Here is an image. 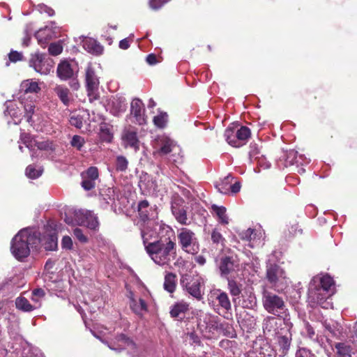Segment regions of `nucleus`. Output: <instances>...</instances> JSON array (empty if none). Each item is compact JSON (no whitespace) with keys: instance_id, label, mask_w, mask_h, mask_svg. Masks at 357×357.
Segmentation results:
<instances>
[{"instance_id":"nucleus-24","label":"nucleus","mask_w":357,"mask_h":357,"mask_svg":"<svg viewBox=\"0 0 357 357\" xmlns=\"http://www.w3.org/2000/svg\"><path fill=\"white\" fill-rule=\"evenodd\" d=\"M139 187L141 190L147 194H153L158 191L156 181L146 173L140 176Z\"/></svg>"},{"instance_id":"nucleus-53","label":"nucleus","mask_w":357,"mask_h":357,"mask_svg":"<svg viewBox=\"0 0 357 357\" xmlns=\"http://www.w3.org/2000/svg\"><path fill=\"white\" fill-rule=\"evenodd\" d=\"M295 357H316L315 354L305 347H299L295 354Z\"/></svg>"},{"instance_id":"nucleus-23","label":"nucleus","mask_w":357,"mask_h":357,"mask_svg":"<svg viewBox=\"0 0 357 357\" xmlns=\"http://www.w3.org/2000/svg\"><path fill=\"white\" fill-rule=\"evenodd\" d=\"M123 145L126 148H132L135 151L139 149V140L137 137V132L133 129H126L122 134Z\"/></svg>"},{"instance_id":"nucleus-28","label":"nucleus","mask_w":357,"mask_h":357,"mask_svg":"<svg viewBox=\"0 0 357 357\" xmlns=\"http://www.w3.org/2000/svg\"><path fill=\"white\" fill-rule=\"evenodd\" d=\"M56 72L61 80L69 79L74 75V69L71 63L67 61H63L58 65Z\"/></svg>"},{"instance_id":"nucleus-9","label":"nucleus","mask_w":357,"mask_h":357,"mask_svg":"<svg viewBox=\"0 0 357 357\" xmlns=\"http://www.w3.org/2000/svg\"><path fill=\"white\" fill-rule=\"evenodd\" d=\"M266 277L268 280L276 288L282 289L288 282L284 270L275 264L267 266Z\"/></svg>"},{"instance_id":"nucleus-34","label":"nucleus","mask_w":357,"mask_h":357,"mask_svg":"<svg viewBox=\"0 0 357 357\" xmlns=\"http://www.w3.org/2000/svg\"><path fill=\"white\" fill-rule=\"evenodd\" d=\"M211 209L213 215L218 218L220 223L223 225H227L229 223V218L226 214L227 210L225 207L213 204Z\"/></svg>"},{"instance_id":"nucleus-38","label":"nucleus","mask_w":357,"mask_h":357,"mask_svg":"<svg viewBox=\"0 0 357 357\" xmlns=\"http://www.w3.org/2000/svg\"><path fill=\"white\" fill-rule=\"evenodd\" d=\"M236 130L234 128H227L225 131V137L229 144L234 147H240L243 146V143H238L237 136H236Z\"/></svg>"},{"instance_id":"nucleus-36","label":"nucleus","mask_w":357,"mask_h":357,"mask_svg":"<svg viewBox=\"0 0 357 357\" xmlns=\"http://www.w3.org/2000/svg\"><path fill=\"white\" fill-rule=\"evenodd\" d=\"M233 181V177L229 174L222 180L215 184V188L218 192L222 194L228 195L230 193V186Z\"/></svg>"},{"instance_id":"nucleus-39","label":"nucleus","mask_w":357,"mask_h":357,"mask_svg":"<svg viewBox=\"0 0 357 357\" xmlns=\"http://www.w3.org/2000/svg\"><path fill=\"white\" fill-rule=\"evenodd\" d=\"M15 305L18 310L26 312H29L36 309L33 304H31L26 298L22 296L16 298Z\"/></svg>"},{"instance_id":"nucleus-16","label":"nucleus","mask_w":357,"mask_h":357,"mask_svg":"<svg viewBox=\"0 0 357 357\" xmlns=\"http://www.w3.org/2000/svg\"><path fill=\"white\" fill-rule=\"evenodd\" d=\"M240 236L242 240L248 241V246L252 248L259 247L263 244L264 233L261 229L249 228L242 231Z\"/></svg>"},{"instance_id":"nucleus-46","label":"nucleus","mask_w":357,"mask_h":357,"mask_svg":"<svg viewBox=\"0 0 357 357\" xmlns=\"http://www.w3.org/2000/svg\"><path fill=\"white\" fill-rule=\"evenodd\" d=\"M85 220L86 223L84 226L91 229H96L98 227V218L91 211H88L87 219L86 218Z\"/></svg>"},{"instance_id":"nucleus-27","label":"nucleus","mask_w":357,"mask_h":357,"mask_svg":"<svg viewBox=\"0 0 357 357\" xmlns=\"http://www.w3.org/2000/svg\"><path fill=\"white\" fill-rule=\"evenodd\" d=\"M188 310L189 304L184 301H181L176 302L171 307L170 314L172 317L183 319Z\"/></svg>"},{"instance_id":"nucleus-32","label":"nucleus","mask_w":357,"mask_h":357,"mask_svg":"<svg viewBox=\"0 0 357 357\" xmlns=\"http://www.w3.org/2000/svg\"><path fill=\"white\" fill-rule=\"evenodd\" d=\"M172 211L176 220L183 225L189 224L187 217L186 211L183 207L178 206L177 205L172 204Z\"/></svg>"},{"instance_id":"nucleus-21","label":"nucleus","mask_w":357,"mask_h":357,"mask_svg":"<svg viewBox=\"0 0 357 357\" xmlns=\"http://www.w3.org/2000/svg\"><path fill=\"white\" fill-rule=\"evenodd\" d=\"M102 342L107 344L110 349L114 351H121L128 347H135V344L132 340L126 337L124 334L117 335L114 340L109 342L103 340H102Z\"/></svg>"},{"instance_id":"nucleus-26","label":"nucleus","mask_w":357,"mask_h":357,"mask_svg":"<svg viewBox=\"0 0 357 357\" xmlns=\"http://www.w3.org/2000/svg\"><path fill=\"white\" fill-rule=\"evenodd\" d=\"M82 46L89 53L96 56L101 55L104 50L103 46L91 38H85L82 42Z\"/></svg>"},{"instance_id":"nucleus-60","label":"nucleus","mask_w":357,"mask_h":357,"mask_svg":"<svg viewBox=\"0 0 357 357\" xmlns=\"http://www.w3.org/2000/svg\"><path fill=\"white\" fill-rule=\"evenodd\" d=\"M73 234L81 242V243H86L88 241L87 237L83 234V231L81 229L75 228L73 231Z\"/></svg>"},{"instance_id":"nucleus-58","label":"nucleus","mask_w":357,"mask_h":357,"mask_svg":"<svg viewBox=\"0 0 357 357\" xmlns=\"http://www.w3.org/2000/svg\"><path fill=\"white\" fill-rule=\"evenodd\" d=\"M8 57L10 61L17 62L23 59V54L22 52L12 50L8 54Z\"/></svg>"},{"instance_id":"nucleus-5","label":"nucleus","mask_w":357,"mask_h":357,"mask_svg":"<svg viewBox=\"0 0 357 357\" xmlns=\"http://www.w3.org/2000/svg\"><path fill=\"white\" fill-rule=\"evenodd\" d=\"M262 304L264 308L270 314L280 317L286 315V305L283 298L268 290H264L262 293Z\"/></svg>"},{"instance_id":"nucleus-64","label":"nucleus","mask_w":357,"mask_h":357,"mask_svg":"<svg viewBox=\"0 0 357 357\" xmlns=\"http://www.w3.org/2000/svg\"><path fill=\"white\" fill-rule=\"evenodd\" d=\"M189 342L191 344H199L200 343V339L199 336L195 333H190L188 334Z\"/></svg>"},{"instance_id":"nucleus-3","label":"nucleus","mask_w":357,"mask_h":357,"mask_svg":"<svg viewBox=\"0 0 357 357\" xmlns=\"http://www.w3.org/2000/svg\"><path fill=\"white\" fill-rule=\"evenodd\" d=\"M40 243L39 232L29 228L22 229L11 241V253L15 258L21 261L29 255L31 248H38Z\"/></svg>"},{"instance_id":"nucleus-30","label":"nucleus","mask_w":357,"mask_h":357,"mask_svg":"<svg viewBox=\"0 0 357 357\" xmlns=\"http://www.w3.org/2000/svg\"><path fill=\"white\" fill-rule=\"evenodd\" d=\"M335 349L340 357H354L356 353L354 347L346 343H337Z\"/></svg>"},{"instance_id":"nucleus-56","label":"nucleus","mask_w":357,"mask_h":357,"mask_svg":"<svg viewBox=\"0 0 357 357\" xmlns=\"http://www.w3.org/2000/svg\"><path fill=\"white\" fill-rule=\"evenodd\" d=\"M63 47L59 43H52L50 45L48 51L51 55L57 56L62 52Z\"/></svg>"},{"instance_id":"nucleus-57","label":"nucleus","mask_w":357,"mask_h":357,"mask_svg":"<svg viewBox=\"0 0 357 357\" xmlns=\"http://www.w3.org/2000/svg\"><path fill=\"white\" fill-rule=\"evenodd\" d=\"M69 121L72 126L77 128H81L82 126V118L79 115H71Z\"/></svg>"},{"instance_id":"nucleus-2","label":"nucleus","mask_w":357,"mask_h":357,"mask_svg":"<svg viewBox=\"0 0 357 357\" xmlns=\"http://www.w3.org/2000/svg\"><path fill=\"white\" fill-rule=\"evenodd\" d=\"M333 278L325 275L314 277L309 284L307 301L309 305L314 307L317 305L322 308L333 307L330 297L335 293Z\"/></svg>"},{"instance_id":"nucleus-63","label":"nucleus","mask_w":357,"mask_h":357,"mask_svg":"<svg viewBox=\"0 0 357 357\" xmlns=\"http://www.w3.org/2000/svg\"><path fill=\"white\" fill-rule=\"evenodd\" d=\"M211 239L213 243H219L223 240V238H222V234L219 231H218L217 230L215 229L213 231V232L211 234Z\"/></svg>"},{"instance_id":"nucleus-15","label":"nucleus","mask_w":357,"mask_h":357,"mask_svg":"<svg viewBox=\"0 0 357 357\" xmlns=\"http://www.w3.org/2000/svg\"><path fill=\"white\" fill-rule=\"evenodd\" d=\"M130 117L139 125L146 123L147 117L145 114V107L143 102L139 98H135L130 104Z\"/></svg>"},{"instance_id":"nucleus-37","label":"nucleus","mask_w":357,"mask_h":357,"mask_svg":"<svg viewBox=\"0 0 357 357\" xmlns=\"http://www.w3.org/2000/svg\"><path fill=\"white\" fill-rule=\"evenodd\" d=\"M202 322L206 325V328L208 329L209 332H211L213 330L216 329L218 327V324L215 321V317L210 314H204L202 316V319H200L199 326L201 328L204 326Z\"/></svg>"},{"instance_id":"nucleus-59","label":"nucleus","mask_w":357,"mask_h":357,"mask_svg":"<svg viewBox=\"0 0 357 357\" xmlns=\"http://www.w3.org/2000/svg\"><path fill=\"white\" fill-rule=\"evenodd\" d=\"M255 160L257 161V164L260 168L266 169L271 167V163L263 155L258 157Z\"/></svg>"},{"instance_id":"nucleus-52","label":"nucleus","mask_w":357,"mask_h":357,"mask_svg":"<svg viewBox=\"0 0 357 357\" xmlns=\"http://www.w3.org/2000/svg\"><path fill=\"white\" fill-rule=\"evenodd\" d=\"M228 288L230 294L234 296H238L241 292L239 285L232 280L228 279Z\"/></svg>"},{"instance_id":"nucleus-51","label":"nucleus","mask_w":357,"mask_h":357,"mask_svg":"<svg viewBox=\"0 0 357 357\" xmlns=\"http://www.w3.org/2000/svg\"><path fill=\"white\" fill-rule=\"evenodd\" d=\"M301 158L302 155H298V152L294 150H291L287 153V160H290L289 161H287L289 165L300 164L301 162H299V159H301Z\"/></svg>"},{"instance_id":"nucleus-14","label":"nucleus","mask_w":357,"mask_h":357,"mask_svg":"<svg viewBox=\"0 0 357 357\" xmlns=\"http://www.w3.org/2000/svg\"><path fill=\"white\" fill-rule=\"evenodd\" d=\"M20 141L29 149L32 158L34 157V151L36 147L38 150L52 149V144L48 141L37 142L31 138L29 134L22 132L20 135Z\"/></svg>"},{"instance_id":"nucleus-44","label":"nucleus","mask_w":357,"mask_h":357,"mask_svg":"<svg viewBox=\"0 0 357 357\" xmlns=\"http://www.w3.org/2000/svg\"><path fill=\"white\" fill-rule=\"evenodd\" d=\"M128 161L127 158L123 155H118L115 161V168L118 172H126L128 169Z\"/></svg>"},{"instance_id":"nucleus-45","label":"nucleus","mask_w":357,"mask_h":357,"mask_svg":"<svg viewBox=\"0 0 357 357\" xmlns=\"http://www.w3.org/2000/svg\"><path fill=\"white\" fill-rule=\"evenodd\" d=\"M85 220L86 223L84 226L91 229H96L98 227V218L91 211H88L87 219L86 218Z\"/></svg>"},{"instance_id":"nucleus-43","label":"nucleus","mask_w":357,"mask_h":357,"mask_svg":"<svg viewBox=\"0 0 357 357\" xmlns=\"http://www.w3.org/2000/svg\"><path fill=\"white\" fill-rule=\"evenodd\" d=\"M278 321L281 322V320L273 317H267L263 324V328L264 331H275V326L278 324Z\"/></svg>"},{"instance_id":"nucleus-8","label":"nucleus","mask_w":357,"mask_h":357,"mask_svg":"<svg viewBox=\"0 0 357 357\" xmlns=\"http://www.w3.org/2000/svg\"><path fill=\"white\" fill-rule=\"evenodd\" d=\"M202 279L199 277L192 278L189 275H183L181 278V285L190 295L197 300H201L203 294L201 291Z\"/></svg>"},{"instance_id":"nucleus-11","label":"nucleus","mask_w":357,"mask_h":357,"mask_svg":"<svg viewBox=\"0 0 357 357\" xmlns=\"http://www.w3.org/2000/svg\"><path fill=\"white\" fill-rule=\"evenodd\" d=\"M220 275L228 279V276L238 271L239 260L236 255L224 256L220 258L218 264Z\"/></svg>"},{"instance_id":"nucleus-10","label":"nucleus","mask_w":357,"mask_h":357,"mask_svg":"<svg viewBox=\"0 0 357 357\" xmlns=\"http://www.w3.org/2000/svg\"><path fill=\"white\" fill-rule=\"evenodd\" d=\"M150 296V293L146 289L144 291L142 297L139 298L135 296L133 292L130 291L128 297L130 300V307L132 312L137 315L142 316L148 310L147 302Z\"/></svg>"},{"instance_id":"nucleus-48","label":"nucleus","mask_w":357,"mask_h":357,"mask_svg":"<svg viewBox=\"0 0 357 357\" xmlns=\"http://www.w3.org/2000/svg\"><path fill=\"white\" fill-rule=\"evenodd\" d=\"M43 173V169L38 167L36 169L33 165H29L26 169V175L27 177L31 179H35L41 176Z\"/></svg>"},{"instance_id":"nucleus-17","label":"nucleus","mask_w":357,"mask_h":357,"mask_svg":"<svg viewBox=\"0 0 357 357\" xmlns=\"http://www.w3.org/2000/svg\"><path fill=\"white\" fill-rule=\"evenodd\" d=\"M85 81L89 96L95 97V93L98 89L100 82L91 63L88 64L86 68Z\"/></svg>"},{"instance_id":"nucleus-61","label":"nucleus","mask_w":357,"mask_h":357,"mask_svg":"<svg viewBox=\"0 0 357 357\" xmlns=\"http://www.w3.org/2000/svg\"><path fill=\"white\" fill-rule=\"evenodd\" d=\"M61 245L63 248L70 250L73 247V241L70 237L65 236L62 238Z\"/></svg>"},{"instance_id":"nucleus-42","label":"nucleus","mask_w":357,"mask_h":357,"mask_svg":"<svg viewBox=\"0 0 357 357\" xmlns=\"http://www.w3.org/2000/svg\"><path fill=\"white\" fill-rule=\"evenodd\" d=\"M236 136H237L238 142L243 143V145L250 136V130L248 128L242 126L236 130Z\"/></svg>"},{"instance_id":"nucleus-47","label":"nucleus","mask_w":357,"mask_h":357,"mask_svg":"<svg viewBox=\"0 0 357 357\" xmlns=\"http://www.w3.org/2000/svg\"><path fill=\"white\" fill-rule=\"evenodd\" d=\"M100 136L101 139L107 142L112 141L113 138L112 133L110 129L107 127L105 123L101 124L100 128Z\"/></svg>"},{"instance_id":"nucleus-41","label":"nucleus","mask_w":357,"mask_h":357,"mask_svg":"<svg viewBox=\"0 0 357 357\" xmlns=\"http://www.w3.org/2000/svg\"><path fill=\"white\" fill-rule=\"evenodd\" d=\"M167 114L162 112H160L158 115L155 116L153 120L154 125L159 128H165L167 125Z\"/></svg>"},{"instance_id":"nucleus-50","label":"nucleus","mask_w":357,"mask_h":357,"mask_svg":"<svg viewBox=\"0 0 357 357\" xmlns=\"http://www.w3.org/2000/svg\"><path fill=\"white\" fill-rule=\"evenodd\" d=\"M85 142V139L82 136L74 135L71 139L70 145L78 151H81Z\"/></svg>"},{"instance_id":"nucleus-49","label":"nucleus","mask_w":357,"mask_h":357,"mask_svg":"<svg viewBox=\"0 0 357 357\" xmlns=\"http://www.w3.org/2000/svg\"><path fill=\"white\" fill-rule=\"evenodd\" d=\"M257 305V298L252 294L248 295L246 298H243L242 305L244 308L252 309Z\"/></svg>"},{"instance_id":"nucleus-22","label":"nucleus","mask_w":357,"mask_h":357,"mask_svg":"<svg viewBox=\"0 0 357 357\" xmlns=\"http://www.w3.org/2000/svg\"><path fill=\"white\" fill-rule=\"evenodd\" d=\"M82 186L86 190H90L95 188L96 181L98 178V170L96 167H89L82 174Z\"/></svg>"},{"instance_id":"nucleus-25","label":"nucleus","mask_w":357,"mask_h":357,"mask_svg":"<svg viewBox=\"0 0 357 357\" xmlns=\"http://www.w3.org/2000/svg\"><path fill=\"white\" fill-rule=\"evenodd\" d=\"M159 144L160 147L155 152V155L162 156L178 149L176 143L172 139L165 136H162L160 138Z\"/></svg>"},{"instance_id":"nucleus-20","label":"nucleus","mask_w":357,"mask_h":357,"mask_svg":"<svg viewBox=\"0 0 357 357\" xmlns=\"http://www.w3.org/2000/svg\"><path fill=\"white\" fill-rule=\"evenodd\" d=\"M88 211L83 209H70L65 214L64 221L68 225H84L86 223L85 219H87Z\"/></svg>"},{"instance_id":"nucleus-62","label":"nucleus","mask_w":357,"mask_h":357,"mask_svg":"<svg viewBox=\"0 0 357 357\" xmlns=\"http://www.w3.org/2000/svg\"><path fill=\"white\" fill-rule=\"evenodd\" d=\"M38 10L40 13H46L49 16H53L54 14V11L52 8L44 4L38 5Z\"/></svg>"},{"instance_id":"nucleus-12","label":"nucleus","mask_w":357,"mask_h":357,"mask_svg":"<svg viewBox=\"0 0 357 357\" xmlns=\"http://www.w3.org/2000/svg\"><path fill=\"white\" fill-rule=\"evenodd\" d=\"M211 297L213 298L215 302H217V310L218 313L221 314L220 310H222L226 315L224 317L227 319L229 318V314H231V304L227 294L221 289H215L211 293Z\"/></svg>"},{"instance_id":"nucleus-18","label":"nucleus","mask_w":357,"mask_h":357,"mask_svg":"<svg viewBox=\"0 0 357 357\" xmlns=\"http://www.w3.org/2000/svg\"><path fill=\"white\" fill-rule=\"evenodd\" d=\"M139 215L142 220L148 222V225H152L158 218L157 208H149V202L146 200L140 202L138 204Z\"/></svg>"},{"instance_id":"nucleus-1","label":"nucleus","mask_w":357,"mask_h":357,"mask_svg":"<svg viewBox=\"0 0 357 357\" xmlns=\"http://www.w3.org/2000/svg\"><path fill=\"white\" fill-rule=\"evenodd\" d=\"M155 234V231H149L148 227L142 230V237L146 251L156 264L159 266L169 265L176 257V243L170 238L149 242L150 238Z\"/></svg>"},{"instance_id":"nucleus-13","label":"nucleus","mask_w":357,"mask_h":357,"mask_svg":"<svg viewBox=\"0 0 357 357\" xmlns=\"http://www.w3.org/2000/svg\"><path fill=\"white\" fill-rule=\"evenodd\" d=\"M283 323L287 328L285 334L282 335L280 332L277 333L278 334V342L280 347L279 351L281 356H284L290 348L291 342V333H290V329L293 326L292 323L290 321V319L287 317L283 318Z\"/></svg>"},{"instance_id":"nucleus-7","label":"nucleus","mask_w":357,"mask_h":357,"mask_svg":"<svg viewBox=\"0 0 357 357\" xmlns=\"http://www.w3.org/2000/svg\"><path fill=\"white\" fill-rule=\"evenodd\" d=\"M29 66L41 75H47L52 69V61L47 59L45 54L38 52L31 54L29 59Z\"/></svg>"},{"instance_id":"nucleus-6","label":"nucleus","mask_w":357,"mask_h":357,"mask_svg":"<svg viewBox=\"0 0 357 357\" xmlns=\"http://www.w3.org/2000/svg\"><path fill=\"white\" fill-rule=\"evenodd\" d=\"M178 242L185 252L195 255L199 251V243L195 234L188 228H181L178 234Z\"/></svg>"},{"instance_id":"nucleus-29","label":"nucleus","mask_w":357,"mask_h":357,"mask_svg":"<svg viewBox=\"0 0 357 357\" xmlns=\"http://www.w3.org/2000/svg\"><path fill=\"white\" fill-rule=\"evenodd\" d=\"M47 250H54L57 248V236L53 232L40 237V243Z\"/></svg>"},{"instance_id":"nucleus-55","label":"nucleus","mask_w":357,"mask_h":357,"mask_svg":"<svg viewBox=\"0 0 357 357\" xmlns=\"http://www.w3.org/2000/svg\"><path fill=\"white\" fill-rule=\"evenodd\" d=\"M259 147L257 144L256 143H251L250 145V151H249V155L250 158V160H252L253 159H257L259 155Z\"/></svg>"},{"instance_id":"nucleus-54","label":"nucleus","mask_w":357,"mask_h":357,"mask_svg":"<svg viewBox=\"0 0 357 357\" xmlns=\"http://www.w3.org/2000/svg\"><path fill=\"white\" fill-rule=\"evenodd\" d=\"M170 0H149V6L151 9L157 10L161 8Z\"/></svg>"},{"instance_id":"nucleus-35","label":"nucleus","mask_w":357,"mask_h":357,"mask_svg":"<svg viewBox=\"0 0 357 357\" xmlns=\"http://www.w3.org/2000/svg\"><path fill=\"white\" fill-rule=\"evenodd\" d=\"M54 91L63 105H69L71 98L70 91L67 87L59 85L55 87Z\"/></svg>"},{"instance_id":"nucleus-19","label":"nucleus","mask_w":357,"mask_h":357,"mask_svg":"<svg viewBox=\"0 0 357 357\" xmlns=\"http://www.w3.org/2000/svg\"><path fill=\"white\" fill-rule=\"evenodd\" d=\"M105 107L112 115L119 116L126 110L127 103L125 98L113 96L108 100Z\"/></svg>"},{"instance_id":"nucleus-33","label":"nucleus","mask_w":357,"mask_h":357,"mask_svg":"<svg viewBox=\"0 0 357 357\" xmlns=\"http://www.w3.org/2000/svg\"><path fill=\"white\" fill-rule=\"evenodd\" d=\"M177 285L176 275L173 273H167L165 276L163 287L165 291L172 294L175 291Z\"/></svg>"},{"instance_id":"nucleus-4","label":"nucleus","mask_w":357,"mask_h":357,"mask_svg":"<svg viewBox=\"0 0 357 357\" xmlns=\"http://www.w3.org/2000/svg\"><path fill=\"white\" fill-rule=\"evenodd\" d=\"M19 105L17 102L13 101H8L6 103V109L4 111V114L6 116H10V118L13 121L14 124H18L21 122L22 118V112L21 111L20 107H24V110L25 112V116L26 117L27 121L33 125L35 123L34 116V108L35 105L32 102H19Z\"/></svg>"},{"instance_id":"nucleus-40","label":"nucleus","mask_w":357,"mask_h":357,"mask_svg":"<svg viewBox=\"0 0 357 357\" xmlns=\"http://www.w3.org/2000/svg\"><path fill=\"white\" fill-rule=\"evenodd\" d=\"M45 295V292L43 289L38 288L32 291L31 299L36 309L40 307L42 299Z\"/></svg>"},{"instance_id":"nucleus-31","label":"nucleus","mask_w":357,"mask_h":357,"mask_svg":"<svg viewBox=\"0 0 357 357\" xmlns=\"http://www.w3.org/2000/svg\"><path fill=\"white\" fill-rule=\"evenodd\" d=\"M20 90L25 94L37 93L40 91V87L37 82L33 81V79H26L21 83Z\"/></svg>"}]
</instances>
